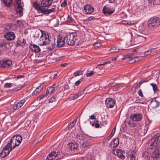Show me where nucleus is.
<instances>
[{
	"mask_svg": "<svg viewBox=\"0 0 160 160\" xmlns=\"http://www.w3.org/2000/svg\"><path fill=\"white\" fill-rule=\"evenodd\" d=\"M160 25V18L153 17L150 18L148 21L147 25L151 30H154Z\"/></svg>",
	"mask_w": 160,
	"mask_h": 160,
	"instance_id": "1",
	"label": "nucleus"
},
{
	"mask_svg": "<svg viewBox=\"0 0 160 160\" xmlns=\"http://www.w3.org/2000/svg\"><path fill=\"white\" fill-rule=\"evenodd\" d=\"M22 140V137L20 135L13 136L11 139V151L16 146H19Z\"/></svg>",
	"mask_w": 160,
	"mask_h": 160,
	"instance_id": "2",
	"label": "nucleus"
},
{
	"mask_svg": "<svg viewBox=\"0 0 160 160\" xmlns=\"http://www.w3.org/2000/svg\"><path fill=\"white\" fill-rule=\"evenodd\" d=\"M76 36L77 34L75 32H72L64 37V40H65L68 45L73 46L75 44V40H76L75 37Z\"/></svg>",
	"mask_w": 160,
	"mask_h": 160,
	"instance_id": "3",
	"label": "nucleus"
},
{
	"mask_svg": "<svg viewBox=\"0 0 160 160\" xmlns=\"http://www.w3.org/2000/svg\"><path fill=\"white\" fill-rule=\"evenodd\" d=\"M50 42L48 34L42 32V35L38 41V44L41 46L46 45L49 44Z\"/></svg>",
	"mask_w": 160,
	"mask_h": 160,
	"instance_id": "4",
	"label": "nucleus"
},
{
	"mask_svg": "<svg viewBox=\"0 0 160 160\" xmlns=\"http://www.w3.org/2000/svg\"><path fill=\"white\" fill-rule=\"evenodd\" d=\"M160 140V135L159 134L156 135L153 138L151 139L149 142L150 148L152 149L154 148H156Z\"/></svg>",
	"mask_w": 160,
	"mask_h": 160,
	"instance_id": "5",
	"label": "nucleus"
},
{
	"mask_svg": "<svg viewBox=\"0 0 160 160\" xmlns=\"http://www.w3.org/2000/svg\"><path fill=\"white\" fill-rule=\"evenodd\" d=\"M61 154L62 152L60 150L57 152L53 151L48 155L46 159L52 160L55 159L57 157L58 158V159H56L55 160L61 159L62 158V157L61 156Z\"/></svg>",
	"mask_w": 160,
	"mask_h": 160,
	"instance_id": "6",
	"label": "nucleus"
},
{
	"mask_svg": "<svg viewBox=\"0 0 160 160\" xmlns=\"http://www.w3.org/2000/svg\"><path fill=\"white\" fill-rule=\"evenodd\" d=\"M10 152V143H8L3 148L0 153V157L1 158H3L8 156Z\"/></svg>",
	"mask_w": 160,
	"mask_h": 160,
	"instance_id": "7",
	"label": "nucleus"
},
{
	"mask_svg": "<svg viewBox=\"0 0 160 160\" xmlns=\"http://www.w3.org/2000/svg\"><path fill=\"white\" fill-rule=\"evenodd\" d=\"M16 2L17 5V7L15 8L16 11L20 16H22L23 14L24 4L22 2H21V0H16Z\"/></svg>",
	"mask_w": 160,
	"mask_h": 160,
	"instance_id": "8",
	"label": "nucleus"
},
{
	"mask_svg": "<svg viewBox=\"0 0 160 160\" xmlns=\"http://www.w3.org/2000/svg\"><path fill=\"white\" fill-rule=\"evenodd\" d=\"M151 158L153 160L160 159V146L155 149L152 154Z\"/></svg>",
	"mask_w": 160,
	"mask_h": 160,
	"instance_id": "9",
	"label": "nucleus"
},
{
	"mask_svg": "<svg viewBox=\"0 0 160 160\" xmlns=\"http://www.w3.org/2000/svg\"><path fill=\"white\" fill-rule=\"evenodd\" d=\"M139 33V34H137V35L135 36L134 40V44H137L141 42L142 41L146 39V37L143 34H141L140 32Z\"/></svg>",
	"mask_w": 160,
	"mask_h": 160,
	"instance_id": "10",
	"label": "nucleus"
},
{
	"mask_svg": "<svg viewBox=\"0 0 160 160\" xmlns=\"http://www.w3.org/2000/svg\"><path fill=\"white\" fill-rule=\"evenodd\" d=\"M113 153L116 156H117L119 158L123 160L125 158V156L123 154H125V152L121 149H116L113 150Z\"/></svg>",
	"mask_w": 160,
	"mask_h": 160,
	"instance_id": "11",
	"label": "nucleus"
},
{
	"mask_svg": "<svg viewBox=\"0 0 160 160\" xmlns=\"http://www.w3.org/2000/svg\"><path fill=\"white\" fill-rule=\"evenodd\" d=\"M142 115L141 113L132 114L130 117V119L134 121H139L142 118Z\"/></svg>",
	"mask_w": 160,
	"mask_h": 160,
	"instance_id": "12",
	"label": "nucleus"
},
{
	"mask_svg": "<svg viewBox=\"0 0 160 160\" xmlns=\"http://www.w3.org/2000/svg\"><path fill=\"white\" fill-rule=\"evenodd\" d=\"M94 10L93 7L90 5H86L84 7L83 12L86 14H91Z\"/></svg>",
	"mask_w": 160,
	"mask_h": 160,
	"instance_id": "13",
	"label": "nucleus"
},
{
	"mask_svg": "<svg viewBox=\"0 0 160 160\" xmlns=\"http://www.w3.org/2000/svg\"><path fill=\"white\" fill-rule=\"evenodd\" d=\"M86 137V135H85L82 131L79 130L78 132L77 133L76 138L80 141H83L85 140Z\"/></svg>",
	"mask_w": 160,
	"mask_h": 160,
	"instance_id": "14",
	"label": "nucleus"
},
{
	"mask_svg": "<svg viewBox=\"0 0 160 160\" xmlns=\"http://www.w3.org/2000/svg\"><path fill=\"white\" fill-rule=\"evenodd\" d=\"M102 11L105 15L108 16L112 14L115 11V9L112 8L111 9L109 7L105 6L103 8Z\"/></svg>",
	"mask_w": 160,
	"mask_h": 160,
	"instance_id": "15",
	"label": "nucleus"
},
{
	"mask_svg": "<svg viewBox=\"0 0 160 160\" xmlns=\"http://www.w3.org/2000/svg\"><path fill=\"white\" fill-rule=\"evenodd\" d=\"M105 102L107 107L108 108L113 107L115 103L114 100L111 98H107L105 100Z\"/></svg>",
	"mask_w": 160,
	"mask_h": 160,
	"instance_id": "16",
	"label": "nucleus"
},
{
	"mask_svg": "<svg viewBox=\"0 0 160 160\" xmlns=\"http://www.w3.org/2000/svg\"><path fill=\"white\" fill-rule=\"evenodd\" d=\"M33 6L38 11V13H43L44 8L41 6H40V4L37 2L36 1L33 2Z\"/></svg>",
	"mask_w": 160,
	"mask_h": 160,
	"instance_id": "17",
	"label": "nucleus"
},
{
	"mask_svg": "<svg viewBox=\"0 0 160 160\" xmlns=\"http://www.w3.org/2000/svg\"><path fill=\"white\" fill-rule=\"evenodd\" d=\"M64 38H63L62 37H59L57 38V47L58 48L62 47L65 43Z\"/></svg>",
	"mask_w": 160,
	"mask_h": 160,
	"instance_id": "18",
	"label": "nucleus"
},
{
	"mask_svg": "<svg viewBox=\"0 0 160 160\" xmlns=\"http://www.w3.org/2000/svg\"><path fill=\"white\" fill-rule=\"evenodd\" d=\"M53 0H41V5L42 7H46L51 6Z\"/></svg>",
	"mask_w": 160,
	"mask_h": 160,
	"instance_id": "19",
	"label": "nucleus"
},
{
	"mask_svg": "<svg viewBox=\"0 0 160 160\" xmlns=\"http://www.w3.org/2000/svg\"><path fill=\"white\" fill-rule=\"evenodd\" d=\"M137 151L134 150L128 152L129 160H136L137 156Z\"/></svg>",
	"mask_w": 160,
	"mask_h": 160,
	"instance_id": "20",
	"label": "nucleus"
},
{
	"mask_svg": "<svg viewBox=\"0 0 160 160\" xmlns=\"http://www.w3.org/2000/svg\"><path fill=\"white\" fill-rule=\"evenodd\" d=\"M29 48L32 51L34 52H38L41 51L39 46L35 44H30L29 45Z\"/></svg>",
	"mask_w": 160,
	"mask_h": 160,
	"instance_id": "21",
	"label": "nucleus"
},
{
	"mask_svg": "<svg viewBox=\"0 0 160 160\" xmlns=\"http://www.w3.org/2000/svg\"><path fill=\"white\" fill-rule=\"evenodd\" d=\"M78 147V144L76 142L70 143L68 145V148L73 151H76Z\"/></svg>",
	"mask_w": 160,
	"mask_h": 160,
	"instance_id": "22",
	"label": "nucleus"
},
{
	"mask_svg": "<svg viewBox=\"0 0 160 160\" xmlns=\"http://www.w3.org/2000/svg\"><path fill=\"white\" fill-rule=\"evenodd\" d=\"M10 29V26H8L6 28H5L3 30V32L5 33L4 34V37L7 40H10V32L9 29Z\"/></svg>",
	"mask_w": 160,
	"mask_h": 160,
	"instance_id": "23",
	"label": "nucleus"
},
{
	"mask_svg": "<svg viewBox=\"0 0 160 160\" xmlns=\"http://www.w3.org/2000/svg\"><path fill=\"white\" fill-rule=\"evenodd\" d=\"M119 143V139L118 138H116L113 139L111 142L110 146L111 147L115 148L117 147Z\"/></svg>",
	"mask_w": 160,
	"mask_h": 160,
	"instance_id": "24",
	"label": "nucleus"
},
{
	"mask_svg": "<svg viewBox=\"0 0 160 160\" xmlns=\"http://www.w3.org/2000/svg\"><path fill=\"white\" fill-rule=\"evenodd\" d=\"M24 76L23 75H19L17 77H11V81L12 82H11V87H12L13 85H15L14 84L15 83L14 81H16L17 80L20 79L22 78H24Z\"/></svg>",
	"mask_w": 160,
	"mask_h": 160,
	"instance_id": "25",
	"label": "nucleus"
},
{
	"mask_svg": "<svg viewBox=\"0 0 160 160\" xmlns=\"http://www.w3.org/2000/svg\"><path fill=\"white\" fill-rule=\"evenodd\" d=\"M160 102L156 99L152 100L150 102V105L153 108H157L159 105Z\"/></svg>",
	"mask_w": 160,
	"mask_h": 160,
	"instance_id": "26",
	"label": "nucleus"
},
{
	"mask_svg": "<svg viewBox=\"0 0 160 160\" xmlns=\"http://www.w3.org/2000/svg\"><path fill=\"white\" fill-rule=\"evenodd\" d=\"M55 6H53L52 8L50 9H46L44 8L42 13L48 14L51 12H54L55 10Z\"/></svg>",
	"mask_w": 160,
	"mask_h": 160,
	"instance_id": "27",
	"label": "nucleus"
},
{
	"mask_svg": "<svg viewBox=\"0 0 160 160\" xmlns=\"http://www.w3.org/2000/svg\"><path fill=\"white\" fill-rule=\"evenodd\" d=\"M22 23V21L19 20H17L16 22L11 23V27L13 26L16 27L18 26H20Z\"/></svg>",
	"mask_w": 160,
	"mask_h": 160,
	"instance_id": "28",
	"label": "nucleus"
},
{
	"mask_svg": "<svg viewBox=\"0 0 160 160\" xmlns=\"http://www.w3.org/2000/svg\"><path fill=\"white\" fill-rule=\"evenodd\" d=\"M142 157L145 160H148L149 159L150 156L148 152L145 151L142 152Z\"/></svg>",
	"mask_w": 160,
	"mask_h": 160,
	"instance_id": "29",
	"label": "nucleus"
},
{
	"mask_svg": "<svg viewBox=\"0 0 160 160\" xmlns=\"http://www.w3.org/2000/svg\"><path fill=\"white\" fill-rule=\"evenodd\" d=\"M55 88L53 86H51L48 87L46 90V94L52 93L54 92L55 91Z\"/></svg>",
	"mask_w": 160,
	"mask_h": 160,
	"instance_id": "30",
	"label": "nucleus"
},
{
	"mask_svg": "<svg viewBox=\"0 0 160 160\" xmlns=\"http://www.w3.org/2000/svg\"><path fill=\"white\" fill-rule=\"evenodd\" d=\"M150 84L152 87L154 93H157L159 92V90L158 89L157 86L156 84L152 83Z\"/></svg>",
	"mask_w": 160,
	"mask_h": 160,
	"instance_id": "31",
	"label": "nucleus"
},
{
	"mask_svg": "<svg viewBox=\"0 0 160 160\" xmlns=\"http://www.w3.org/2000/svg\"><path fill=\"white\" fill-rule=\"evenodd\" d=\"M55 42H52L49 46L47 47V48L48 50H52L55 47Z\"/></svg>",
	"mask_w": 160,
	"mask_h": 160,
	"instance_id": "32",
	"label": "nucleus"
},
{
	"mask_svg": "<svg viewBox=\"0 0 160 160\" xmlns=\"http://www.w3.org/2000/svg\"><path fill=\"white\" fill-rule=\"evenodd\" d=\"M133 54L132 53L131 54H127L124 56V57L121 58L122 60H124L126 58H128L129 60L133 58Z\"/></svg>",
	"mask_w": 160,
	"mask_h": 160,
	"instance_id": "33",
	"label": "nucleus"
},
{
	"mask_svg": "<svg viewBox=\"0 0 160 160\" xmlns=\"http://www.w3.org/2000/svg\"><path fill=\"white\" fill-rule=\"evenodd\" d=\"M120 49L117 48L116 47H112L109 50L110 52L111 53H115L119 51Z\"/></svg>",
	"mask_w": 160,
	"mask_h": 160,
	"instance_id": "34",
	"label": "nucleus"
},
{
	"mask_svg": "<svg viewBox=\"0 0 160 160\" xmlns=\"http://www.w3.org/2000/svg\"><path fill=\"white\" fill-rule=\"evenodd\" d=\"M25 100L22 99L17 104V105L18 106L19 108H21L22 106L24 103H25Z\"/></svg>",
	"mask_w": 160,
	"mask_h": 160,
	"instance_id": "35",
	"label": "nucleus"
},
{
	"mask_svg": "<svg viewBox=\"0 0 160 160\" xmlns=\"http://www.w3.org/2000/svg\"><path fill=\"white\" fill-rule=\"evenodd\" d=\"M89 143L88 142H83L82 145V149H87L89 148Z\"/></svg>",
	"mask_w": 160,
	"mask_h": 160,
	"instance_id": "36",
	"label": "nucleus"
},
{
	"mask_svg": "<svg viewBox=\"0 0 160 160\" xmlns=\"http://www.w3.org/2000/svg\"><path fill=\"white\" fill-rule=\"evenodd\" d=\"M9 60H5L3 61L2 62V67H4L9 66Z\"/></svg>",
	"mask_w": 160,
	"mask_h": 160,
	"instance_id": "37",
	"label": "nucleus"
},
{
	"mask_svg": "<svg viewBox=\"0 0 160 160\" xmlns=\"http://www.w3.org/2000/svg\"><path fill=\"white\" fill-rule=\"evenodd\" d=\"M77 121V119H74L73 120L71 123L68 127V129H71L73 127L75 123H76Z\"/></svg>",
	"mask_w": 160,
	"mask_h": 160,
	"instance_id": "38",
	"label": "nucleus"
},
{
	"mask_svg": "<svg viewBox=\"0 0 160 160\" xmlns=\"http://www.w3.org/2000/svg\"><path fill=\"white\" fill-rule=\"evenodd\" d=\"M3 3L6 6L8 7L10 6V0H3Z\"/></svg>",
	"mask_w": 160,
	"mask_h": 160,
	"instance_id": "39",
	"label": "nucleus"
},
{
	"mask_svg": "<svg viewBox=\"0 0 160 160\" xmlns=\"http://www.w3.org/2000/svg\"><path fill=\"white\" fill-rule=\"evenodd\" d=\"M116 128V127H114V128L113 130L112 131V132L111 133V134L107 137V139L109 140L112 137L115 133Z\"/></svg>",
	"mask_w": 160,
	"mask_h": 160,
	"instance_id": "40",
	"label": "nucleus"
},
{
	"mask_svg": "<svg viewBox=\"0 0 160 160\" xmlns=\"http://www.w3.org/2000/svg\"><path fill=\"white\" fill-rule=\"evenodd\" d=\"M95 122H97V123H95V124L94 123H92L91 122H90V123L92 126H95V128H99L100 126L99 124L98 123V121L97 120Z\"/></svg>",
	"mask_w": 160,
	"mask_h": 160,
	"instance_id": "41",
	"label": "nucleus"
},
{
	"mask_svg": "<svg viewBox=\"0 0 160 160\" xmlns=\"http://www.w3.org/2000/svg\"><path fill=\"white\" fill-rule=\"evenodd\" d=\"M82 71H78L74 73L73 75L75 77L79 76L81 75L82 73Z\"/></svg>",
	"mask_w": 160,
	"mask_h": 160,
	"instance_id": "42",
	"label": "nucleus"
},
{
	"mask_svg": "<svg viewBox=\"0 0 160 160\" xmlns=\"http://www.w3.org/2000/svg\"><path fill=\"white\" fill-rule=\"evenodd\" d=\"M128 124L132 127H135L136 126V124L134 122H128Z\"/></svg>",
	"mask_w": 160,
	"mask_h": 160,
	"instance_id": "43",
	"label": "nucleus"
},
{
	"mask_svg": "<svg viewBox=\"0 0 160 160\" xmlns=\"http://www.w3.org/2000/svg\"><path fill=\"white\" fill-rule=\"evenodd\" d=\"M18 42H20V41H19V40H18V41H17L16 42H12V45H14V46L16 47H17L18 46L20 45V44Z\"/></svg>",
	"mask_w": 160,
	"mask_h": 160,
	"instance_id": "44",
	"label": "nucleus"
},
{
	"mask_svg": "<svg viewBox=\"0 0 160 160\" xmlns=\"http://www.w3.org/2000/svg\"><path fill=\"white\" fill-rule=\"evenodd\" d=\"M15 37L16 36L14 33L13 32H11V40H14Z\"/></svg>",
	"mask_w": 160,
	"mask_h": 160,
	"instance_id": "45",
	"label": "nucleus"
},
{
	"mask_svg": "<svg viewBox=\"0 0 160 160\" xmlns=\"http://www.w3.org/2000/svg\"><path fill=\"white\" fill-rule=\"evenodd\" d=\"M110 63V62H106L102 63H101L100 64H98V65L96 67V68H98V67H100L102 65H105L107 63Z\"/></svg>",
	"mask_w": 160,
	"mask_h": 160,
	"instance_id": "46",
	"label": "nucleus"
},
{
	"mask_svg": "<svg viewBox=\"0 0 160 160\" xmlns=\"http://www.w3.org/2000/svg\"><path fill=\"white\" fill-rule=\"evenodd\" d=\"M134 103H140L143 104V102L142 99H140L136 100L134 102Z\"/></svg>",
	"mask_w": 160,
	"mask_h": 160,
	"instance_id": "47",
	"label": "nucleus"
},
{
	"mask_svg": "<svg viewBox=\"0 0 160 160\" xmlns=\"http://www.w3.org/2000/svg\"><path fill=\"white\" fill-rule=\"evenodd\" d=\"M85 90V89H84L81 92H79L78 93H77L76 94V96H77L78 98L79 97L81 96L82 94H84V92Z\"/></svg>",
	"mask_w": 160,
	"mask_h": 160,
	"instance_id": "48",
	"label": "nucleus"
},
{
	"mask_svg": "<svg viewBox=\"0 0 160 160\" xmlns=\"http://www.w3.org/2000/svg\"><path fill=\"white\" fill-rule=\"evenodd\" d=\"M18 107V106L17 105V104H16V105L14 106H13V110L12 109H11V112H14L15 110H16L18 109H19Z\"/></svg>",
	"mask_w": 160,
	"mask_h": 160,
	"instance_id": "49",
	"label": "nucleus"
},
{
	"mask_svg": "<svg viewBox=\"0 0 160 160\" xmlns=\"http://www.w3.org/2000/svg\"><path fill=\"white\" fill-rule=\"evenodd\" d=\"M56 98L54 97H52L49 99V102H53L55 101Z\"/></svg>",
	"mask_w": 160,
	"mask_h": 160,
	"instance_id": "50",
	"label": "nucleus"
},
{
	"mask_svg": "<svg viewBox=\"0 0 160 160\" xmlns=\"http://www.w3.org/2000/svg\"><path fill=\"white\" fill-rule=\"evenodd\" d=\"M17 16H14L13 15H11V20L13 21V22H15V20L16 19Z\"/></svg>",
	"mask_w": 160,
	"mask_h": 160,
	"instance_id": "51",
	"label": "nucleus"
},
{
	"mask_svg": "<svg viewBox=\"0 0 160 160\" xmlns=\"http://www.w3.org/2000/svg\"><path fill=\"white\" fill-rule=\"evenodd\" d=\"M47 96V94H43L42 95H41V96H40V97H39L37 99V100H41V99H42L43 98H44V97L46 96Z\"/></svg>",
	"mask_w": 160,
	"mask_h": 160,
	"instance_id": "52",
	"label": "nucleus"
},
{
	"mask_svg": "<svg viewBox=\"0 0 160 160\" xmlns=\"http://www.w3.org/2000/svg\"><path fill=\"white\" fill-rule=\"evenodd\" d=\"M147 82V81H142V80H141V81H140L138 82V83L137 84V85L136 86L137 87H140V85L142 84V83H143V82Z\"/></svg>",
	"mask_w": 160,
	"mask_h": 160,
	"instance_id": "53",
	"label": "nucleus"
},
{
	"mask_svg": "<svg viewBox=\"0 0 160 160\" xmlns=\"http://www.w3.org/2000/svg\"><path fill=\"white\" fill-rule=\"evenodd\" d=\"M74 21V20L71 17L68 16V22H73Z\"/></svg>",
	"mask_w": 160,
	"mask_h": 160,
	"instance_id": "54",
	"label": "nucleus"
},
{
	"mask_svg": "<svg viewBox=\"0 0 160 160\" xmlns=\"http://www.w3.org/2000/svg\"><path fill=\"white\" fill-rule=\"evenodd\" d=\"M42 88L43 87L41 86H38V87L35 90H36L37 91H39V92H40L42 89Z\"/></svg>",
	"mask_w": 160,
	"mask_h": 160,
	"instance_id": "55",
	"label": "nucleus"
},
{
	"mask_svg": "<svg viewBox=\"0 0 160 160\" xmlns=\"http://www.w3.org/2000/svg\"><path fill=\"white\" fill-rule=\"evenodd\" d=\"M22 87H21L20 88H14L11 89V91H18V90H20L21 88Z\"/></svg>",
	"mask_w": 160,
	"mask_h": 160,
	"instance_id": "56",
	"label": "nucleus"
},
{
	"mask_svg": "<svg viewBox=\"0 0 160 160\" xmlns=\"http://www.w3.org/2000/svg\"><path fill=\"white\" fill-rule=\"evenodd\" d=\"M138 94L139 96H141L142 98L143 97V95L142 94V91L141 89L139 90L138 92Z\"/></svg>",
	"mask_w": 160,
	"mask_h": 160,
	"instance_id": "57",
	"label": "nucleus"
},
{
	"mask_svg": "<svg viewBox=\"0 0 160 160\" xmlns=\"http://www.w3.org/2000/svg\"><path fill=\"white\" fill-rule=\"evenodd\" d=\"M39 93V91L35 90L32 93V95H36Z\"/></svg>",
	"mask_w": 160,
	"mask_h": 160,
	"instance_id": "58",
	"label": "nucleus"
},
{
	"mask_svg": "<svg viewBox=\"0 0 160 160\" xmlns=\"http://www.w3.org/2000/svg\"><path fill=\"white\" fill-rule=\"evenodd\" d=\"M94 73L92 71H91L90 72L86 74L87 77H89L92 76Z\"/></svg>",
	"mask_w": 160,
	"mask_h": 160,
	"instance_id": "59",
	"label": "nucleus"
},
{
	"mask_svg": "<svg viewBox=\"0 0 160 160\" xmlns=\"http://www.w3.org/2000/svg\"><path fill=\"white\" fill-rule=\"evenodd\" d=\"M67 5V2L66 1H64L61 4V6L62 7H65Z\"/></svg>",
	"mask_w": 160,
	"mask_h": 160,
	"instance_id": "60",
	"label": "nucleus"
},
{
	"mask_svg": "<svg viewBox=\"0 0 160 160\" xmlns=\"http://www.w3.org/2000/svg\"><path fill=\"white\" fill-rule=\"evenodd\" d=\"M122 23L123 24H129V22L128 21L122 20Z\"/></svg>",
	"mask_w": 160,
	"mask_h": 160,
	"instance_id": "61",
	"label": "nucleus"
},
{
	"mask_svg": "<svg viewBox=\"0 0 160 160\" xmlns=\"http://www.w3.org/2000/svg\"><path fill=\"white\" fill-rule=\"evenodd\" d=\"M4 86L6 88L10 87V83H6L4 85Z\"/></svg>",
	"mask_w": 160,
	"mask_h": 160,
	"instance_id": "62",
	"label": "nucleus"
},
{
	"mask_svg": "<svg viewBox=\"0 0 160 160\" xmlns=\"http://www.w3.org/2000/svg\"><path fill=\"white\" fill-rule=\"evenodd\" d=\"M151 51L149 50L147 51H146L144 52V55H148L151 54Z\"/></svg>",
	"mask_w": 160,
	"mask_h": 160,
	"instance_id": "63",
	"label": "nucleus"
},
{
	"mask_svg": "<svg viewBox=\"0 0 160 160\" xmlns=\"http://www.w3.org/2000/svg\"><path fill=\"white\" fill-rule=\"evenodd\" d=\"M96 119V118L94 116V115H92L89 117V118L88 120H89L90 119L94 120V119Z\"/></svg>",
	"mask_w": 160,
	"mask_h": 160,
	"instance_id": "64",
	"label": "nucleus"
}]
</instances>
